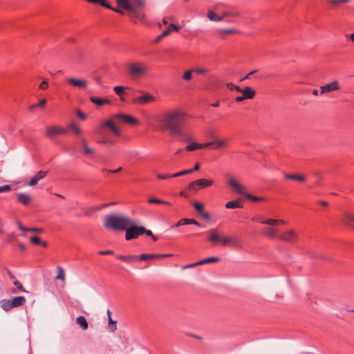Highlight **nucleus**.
<instances>
[{"instance_id": "obj_1", "label": "nucleus", "mask_w": 354, "mask_h": 354, "mask_svg": "<svg viewBox=\"0 0 354 354\" xmlns=\"http://www.w3.org/2000/svg\"><path fill=\"white\" fill-rule=\"evenodd\" d=\"M123 123L131 125L139 124L138 120L130 115L124 113L113 115L96 128L95 131L98 136L97 142L104 145H115V141L106 130H109L113 136L120 137L122 133L121 125Z\"/></svg>"}, {"instance_id": "obj_2", "label": "nucleus", "mask_w": 354, "mask_h": 354, "mask_svg": "<svg viewBox=\"0 0 354 354\" xmlns=\"http://www.w3.org/2000/svg\"><path fill=\"white\" fill-rule=\"evenodd\" d=\"M189 115L181 109H174L164 112L155 117V120L160 124L159 129L169 131L171 134L184 137L185 127Z\"/></svg>"}, {"instance_id": "obj_3", "label": "nucleus", "mask_w": 354, "mask_h": 354, "mask_svg": "<svg viewBox=\"0 0 354 354\" xmlns=\"http://www.w3.org/2000/svg\"><path fill=\"white\" fill-rule=\"evenodd\" d=\"M133 218L124 214H110L103 222L105 229L115 231H124L133 224Z\"/></svg>"}, {"instance_id": "obj_4", "label": "nucleus", "mask_w": 354, "mask_h": 354, "mask_svg": "<svg viewBox=\"0 0 354 354\" xmlns=\"http://www.w3.org/2000/svg\"><path fill=\"white\" fill-rule=\"evenodd\" d=\"M128 73L131 77H140L148 72L147 66L140 62H132L127 65Z\"/></svg>"}, {"instance_id": "obj_5", "label": "nucleus", "mask_w": 354, "mask_h": 354, "mask_svg": "<svg viewBox=\"0 0 354 354\" xmlns=\"http://www.w3.org/2000/svg\"><path fill=\"white\" fill-rule=\"evenodd\" d=\"M278 240L289 245H295L299 240V233L295 230L288 229L279 234Z\"/></svg>"}, {"instance_id": "obj_6", "label": "nucleus", "mask_w": 354, "mask_h": 354, "mask_svg": "<svg viewBox=\"0 0 354 354\" xmlns=\"http://www.w3.org/2000/svg\"><path fill=\"white\" fill-rule=\"evenodd\" d=\"M116 3L120 8L134 14H137L136 8H142L144 6L142 0H116Z\"/></svg>"}, {"instance_id": "obj_7", "label": "nucleus", "mask_w": 354, "mask_h": 354, "mask_svg": "<svg viewBox=\"0 0 354 354\" xmlns=\"http://www.w3.org/2000/svg\"><path fill=\"white\" fill-rule=\"evenodd\" d=\"M214 182L211 179L200 178L191 182L188 185V189L197 192L201 189L209 187L214 185Z\"/></svg>"}, {"instance_id": "obj_8", "label": "nucleus", "mask_w": 354, "mask_h": 354, "mask_svg": "<svg viewBox=\"0 0 354 354\" xmlns=\"http://www.w3.org/2000/svg\"><path fill=\"white\" fill-rule=\"evenodd\" d=\"M142 226H138L135 224V221L133 220V224H131L127 230H125V239L130 241L138 238L139 236L142 234Z\"/></svg>"}, {"instance_id": "obj_9", "label": "nucleus", "mask_w": 354, "mask_h": 354, "mask_svg": "<svg viewBox=\"0 0 354 354\" xmlns=\"http://www.w3.org/2000/svg\"><path fill=\"white\" fill-rule=\"evenodd\" d=\"M230 140L228 138L214 139L211 142H206L207 148L210 147L214 150L226 149L230 146Z\"/></svg>"}, {"instance_id": "obj_10", "label": "nucleus", "mask_w": 354, "mask_h": 354, "mask_svg": "<svg viewBox=\"0 0 354 354\" xmlns=\"http://www.w3.org/2000/svg\"><path fill=\"white\" fill-rule=\"evenodd\" d=\"M221 245L223 247L232 246L238 248L241 247L240 239L235 236H223Z\"/></svg>"}, {"instance_id": "obj_11", "label": "nucleus", "mask_w": 354, "mask_h": 354, "mask_svg": "<svg viewBox=\"0 0 354 354\" xmlns=\"http://www.w3.org/2000/svg\"><path fill=\"white\" fill-rule=\"evenodd\" d=\"M341 88L340 84L337 80H334L328 84L320 86V93L325 94L333 91H339Z\"/></svg>"}, {"instance_id": "obj_12", "label": "nucleus", "mask_w": 354, "mask_h": 354, "mask_svg": "<svg viewBox=\"0 0 354 354\" xmlns=\"http://www.w3.org/2000/svg\"><path fill=\"white\" fill-rule=\"evenodd\" d=\"M207 240L213 245H221V236L216 229H211L207 231Z\"/></svg>"}, {"instance_id": "obj_13", "label": "nucleus", "mask_w": 354, "mask_h": 354, "mask_svg": "<svg viewBox=\"0 0 354 354\" xmlns=\"http://www.w3.org/2000/svg\"><path fill=\"white\" fill-rule=\"evenodd\" d=\"M66 133V129L59 126L53 125L49 126L46 128L45 136L48 138H53L55 136L64 134Z\"/></svg>"}, {"instance_id": "obj_14", "label": "nucleus", "mask_w": 354, "mask_h": 354, "mask_svg": "<svg viewBox=\"0 0 354 354\" xmlns=\"http://www.w3.org/2000/svg\"><path fill=\"white\" fill-rule=\"evenodd\" d=\"M66 82L71 86L80 89H84L88 86V82L84 79H77L74 77L66 78Z\"/></svg>"}, {"instance_id": "obj_15", "label": "nucleus", "mask_w": 354, "mask_h": 354, "mask_svg": "<svg viewBox=\"0 0 354 354\" xmlns=\"http://www.w3.org/2000/svg\"><path fill=\"white\" fill-rule=\"evenodd\" d=\"M155 101H156V97L154 96H153L152 95H151L150 93H147L142 95H140V96L135 98L133 100V102L134 104L142 105V104H146L147 103H150V102H155Z\"/></svg>"}, {"instance_id": "obj_16", "label": "nucleus", "mask_w": 354, "mask_h": 354, "mask_svg": "<svg viewBox=\"0 0 354 354\" xmlns=\"http://www.w3.org/2000/svg\"><path fill=\"white\" fill-rule=\"evenodd\" d=\"M228 185L234 192L240 194H244L245 188L242 185H241L234 178H229Z\"/></svg>"}, {"instance_id": "obj_17", "label": "nucleus", "mask_w": 354, "mask_h": 354, "mask_svg": "<svg viewBox=\"0 0 354 354\" xmlns=\"http://www.w3.org/2000/svg\"><path fill=\"white\" fill-rule=\"evenodd\" d=\"M12 308L20 307L25 304L26 299L23 296H18L10 299Z\"/></svg>"}, {"instance_id": "obj_18", "label": "nucleus", "mask_w": 354, "mask_h": 354, "mask_svg": "<svg viewBox=\"0 0 354 354\" xmlns=\"http://www.w3.org/2000/svg\"><path fill=\"white\" fill-rule=\"evenodd\" d=\"M46 174H47L46 171H39V172L37 173V174L35 176L31 178L30 180L28 183V185H30V186L35 185L38 183L39 180L44 178L46 177Z\"/></svg>"}, {"instance_id": "obj_19", "label": "nucleus", "mask_w": 354, "mask_h": 354, "mask_svg": "<svg viewBox=\"0 0 354 354\" xmlns=\"http://www.w3.org/2000/svg\"><path fill=\"white\" fill-rule=\"evenodd\" d=\"M218 261H219L218 257H208V258H206L201 261H199L195 263L186 266L185 268H192L194 266H201V265L205 264V263L218 262Z\"/></svg>"}, {"instance_id": "obj_20", "label": "nucleus", "mask_w": 354, "mask_h": 354, "mask_svg": "<svg viewBox=\"0 0 354 354\" xmlns=\"http://www.w3.org/2000/svg\"><path fill=\"white\" fill-rule=\"evenodd\" d=\"M256 91L252 87L245 86L243 88L242 95L246 100H251L256 95Z\"/></svg>"}, {"instance_id": "obj_21", "label": "nucleus", "mask_w": 354, "mask_h": 354, "mask_svg": "<svg viewBox=\"0 0 354 354\" xmlns=\"http://www.w3.org/2000/svg\"><path fill=\"white\" fill-rule=\"evenodd\" d=\"M279 233L277 228L268 227L263 232V235L269 239H277Z\"/></svg>"}, {"instance_id": "obj_22", "label": "nucleus", "mask_w": 354, "mask_h": 354, "mask_svg": "<svg viewBox=\"0 0 354 354\" xmlns=\"http://www.w3.org/2000/svg\"><path fill=\"white\" fill-rule=\"evenodd\" d=\"M204 148H207L206 142L205 143L192 142L185 147V150H186L187 151H193L195 150L201 149H204Z\"/></svg>"}, {"instance_id": "obj_23", "label": "nucleus", "mask_w": 354, "mask_h": 354, "mask_svg": "<svg viewBox=\"0 0 354 354\" xmlns=\"http://www.w3.org/2000/svg\"><path fill=\"white\" fill-rule=\"evenodd\" d=\"M342 222L346 225L351 227H354V214L349 213V212H345L343 214L342 218Z\"/></svg>"}, {"instance_id": "obj_24", "label": "nucleus", "mask_w": 354, "mask_h": 354, "mask_svg": "<svg viewBox=\"0 0 354 354\" xmlns=\"http://www.w3.org/2000/svg\"><path fill=\"white\" fill-rule=\"evenodd\" d=\"M17 196L18 201L23 205H28L32 201L31 196L26 193H19Z\"/></svg>"}, {"instance_id": "obj_25", "label": "nucleus", "mask_w": 354, "mask_h": 354, "mask_svg": "<svg viewBox=\"0 0 354 354\" xmlns=\"http://www.w3.org/2000/svg\"><path fill=\"white\" fill-rule=\"evenodd\" d=\"M90 100L91 102L98 106L109 105L111 103L107 98H100L93 96L90 97Z\"/></svg>"}, {"instance_id": "obj_26", "label": "nucleus", "mask_w": 354, "mask_h": 354, "mask_svg": "<svg viewBox=\"0 0 354 354\" xmlns=\"http://www.w3.org/2000/svg\"><path fill=\"white\" fill-rule=\"evenodd\" d=\"M283 176L286 179L292 180L300 183H304L306 181V178L304 175L285 173Z\"/></svg>"}, {"instance_id": "obj_27", "label": "nucleus", "mask_w": 354, "mask_h": 354, "mask_svg": "<svg viewBox=\"0 0 354 354\" xmlns=\"http://www.w3.org/2000/svg\"><path fill=\"white\" fill-rule=\"evenodd\" d=\"M225 207L227 209L241 208L243 207L241 199L237 198L227 202L225 204Z\"/></svg>"}, {"instance_id": "obj_28", "label": "nucleus", "mask_w": 354, "mask_h": 354, "mask_svg": "<svg viewBox=\"0 0 354 354\" xmlns=\"http://www.w3.org/2000/svg\"><path fill=\"white\" fill-rule=\"evenodd\" d=\"M138 257V259L142 260V261L160 259V256H159V254H142Z\"/></svg>"}, {"instance_id": "obj_29", "label": "nucleus", "mask_w": 354, "mask_h": 354, "mask_svg": "<svg viewBox=\"0 0 354 354\" xmlns=\"http://www.w3.org/2000/svg\"><path fill=\"white\" fill-rule=\"evenodd\" d=\"M117 258L127 263H131L138 259V257L135 255H117Z\"/></svg>"}, {"instance_id": "obj_30", "label": "nucleus", "mask_w": 354, "mask_h": 354, "mask_svg": "<svg viewBox=\"0 0 354 354\" xmlns=\"http://www.w3.org/2000/svg\"><path fill=\"white\" fill-rule=\"evenodd\" d=\"M208 19L212 21H222V17H220L219 13L216 14L214 10H208L207 15Z\"/></svg>"}, {"instance_id": "obj_31", "label": "nucleus", "mask_w": 354, "mask_h": 354, "mask_svg": "<svg viewBox=\"0 0 354 354\" xmlns=\"http://www.w3.org/2000/svg\"><path fill=\"white\" fill-rule=\"evenodd\" d=\"M76 323L84 330L88 328L87 321L84 316H79L77 317Z\"/></svg>"}, {"instance_id": "obj_32", "label": "nucleus", "mask_w": 354, "mask_h": 354, "mask_svg": "<svg viewBox=\"0 0 354 354\" xmlns=\"http://www.w3.org/2000/svg\"><path fill=\"white\" fill-rule=\"evenodd\" d=\"M68 128L72 130L76 136H82V129L75 122H71V124H69Z\"/></svg>"}, {"instance_id": "obj_33", "label": "nucleus", "mask_w": 354, "mask_h": 354, "mask_svg": "<svg viewBox=\"0 0 354 354\" xmlns=\"http://www.w3.org/2000/svg\"><path fill=\"white\" fill-rule=\"evenodd\" d=\"M126 88V87L122 86H117L113 88L115 93L120 96L121 101H125L122 95L124 94V90Z\"/></svg>"}, {"instance_id": "obj_34", "label": "nucleus", "mask_w": 354, "mask_h": 354, "mask_svg": "<svg viewBox=\"0 0 354 354\" xmlns=\"http://www.w3.org/2000/svg\"><path fill=\"white\" fill-rule=\"evenodd\" d=\"M0 306L2 308V309L5 311L10 310L12 308L10 300V299H2L0 301Z\"/></svg>"}, {"instance_id": "obj_35", "label": "nucleus", "mask_w": 354, "mask_h": 354, "mask_svg": "<svg viewBox=\"0 0 354 354\" xmlns=\"http://www.w3.org/2000/svg\"><path fill=\"white\" fill-rule=\"evenodd\" d=\"M218 34L222 37L223 38L225 37V36L228 35H232L236 32V30L234 29H219L218 30Z\"/></svg>"}, {"instance_id": "obj_36", "label": "nucleus", "mask_w": 354, "mask_h": 354, "mask_svg": "<svg viewBox=\"0 0 354 354\" xmlns=\"http://www.w3.org/2000/svg\"><path fill=\"white\" fill-rule=\"evenodd\" d=\"M179 30V27L174 25V24H171L169 28H167V29H165L162 32V36H167L168 35L170 34V32L172 31V30H176V31H178Z\"/></svg>"}, {"instance_id": "obj_37", "label": "nucleus", "mask_w": 354, "mask_h": 354, "mask_svg": "<svg viewBox=\"0 0 354 354\" xmlns=\"http://www.w3.org/2000/svg\"><path fill=\"white\" fill-rule=\"evenodd\" d=\"M57 277L56 279L62 280V281H65V272L64 269L61 266L57 267Z\"/></svg>"}, {"instance_id": "obj_38", "label": "nucleus", "mask_w": 354, "mask_h": 354, "mask_svg": "<svg viewBox=\"0 0 354 354\" xmlns=\"http://www.w3.org/2000/svg\"><path fill=\"white\" fill-rule=\"evenodd\" d=\"M82 146L83 150L85 153H86V154L93 153L94 150L87 145V143L84 139H83L82 140Z\"/></svg>"}, {"instance_id": "obj_39", "label": "nucleus", "mask_w": 354, "mask_h": 354, "mask_svg": "<svg viewBox=\"0 0 354 354\" xmlns=\"http://www.w3.org/2000/svg\"><path fill=\"white\" fill-rule=\"evenodd\" d=\"M259 222L261 224L267 225H270V226L277 225V219H275V218H268L266 220H261V221H259Z\"/></svg>"}, {"instance_id": "obj_40", "label": "nucleus", "mask_w": 354, "mask_h": 354, "mask_svg": "<svg viewBox=\"0 0 354 354\" xmlns=\"http://www.w3.org/2000/svg\"><path fill=\"white\" fill-rule=\"evenodd\" d=\"M148 202L149 203H157V204H162V205H171V203L165 201H162L156 198H150Z\"/></svg>"}, {"instance_id": "obj_41", "label": "nucleus", "mask_w": 354, "mask_h": 354, "mask_svg": "<svg viewBox=\"0 0 354 354\" xmlns=\"http://www.w3.org/2000/svg\"><path fill=\"white\" fill-rule=\"evenodd\" d=\"M220 17H222V20L227 17H237L239 15L238 12H234L230 11H224L223 12L219 13Z\"/></svg>"}, {"instance_id": "obj_42", "label": "nucleus", "mask_w": 354, "mask_h": 354, "mask_svg": "<svg viewBox=\"0 0 354 354\" xmlns=\"http://www.w3.org/2000/svg\"><path fill=\"white\" fill-rule=\"evenodd\" d=\"M246 198L248 199H250V200H252V201H256V202H262V201H266V198H263V197L254 196V195L250 194H246Z\"/></svg>"}, {"instance_id": "obj_43", "label": "nucleus", "mask_w": 354, "mask_h": 354, "mask_svg": "<svg viewBox=\"0 0 354 354\" xmlns=\"http://www.w3.org/2000/svg\"><path fill=\"white\" fill-rule=\"evenodd\" d=\"M194 70H188L183 73V79L185 81H189L192 79V73Z\"/></svg>"}, {"instance_id": "obj_44", "label": "nucleus", "mask_w": 354, "mask_h": 354, "mask_svg": "<svg viewBox=\"0 0 354 354\" xmlns=\"http://www.w3.org/2000/svg\"><path fill=\"white\" fill-rule=\"evenodd\" d=\"M195 209L201 214L204 212V205L201 203L196 202L193 204Z\"/></svg>"}, {"instance_id": "obj_45", "label": "nucleus", "mask_w": 354, "mask_h": 354, "mask_svg": "<svg viewBox=\"0 0 354 354\" xmlns=\"http://www.w3.org/2000/svg\"><path fill=\"white\" fill-rule=\"evenodd\" d=\"M109 326L112 332L117 330V322L113 321L112 318L109 319Z\"/></svg>"}, {"instance_id": "obj_46", "label": "nucleus", "mask_w": 354, "mask_h": 354, "mask_svg": "<svg viewBox=\"0 0 354 354\" xmlns=\"http://www.w3.org/2000/svg\"><path fill=\"white\" fill-rule=\"evenodd\" d=\"M156 176L157 177V178H158L160 180H166V179H169V178H174V176H173V174H157L156 175Z\"/></svg>"}, {"instance_id": "obj_47", "label": "nucleus", "mask_w": 354, "mask_h": 354, "mask_svg": "<svg viewBox=\"0 0 354 354\" xmlns=\"http://www.w3.org/2000/svg\"><path fill=\"white\" fill-rule=\"evenodd\" d=\"M191 173H192V170L187 169V170H183V171H181L180 172H177V173L173 174V176H174V177H179V176H181L189 174Z\"/></svg>"}, {"instance_id": "obj_48", "label": "nucleus", "mask_w": 354, "mask_h": 354, "mask_svg": "<svg viewBox=\"0 0 354 354\" xmlns=\"http://www.w3.org/2000/svg\"><path fill=\"white\" fill-rule=\"evenodd\" d=\"M13 284L15 285V286H16L17 288V289L21 291V292H26L27 291L24 289V288L23 287L22 284L17 280H15L13 281Z\"/></svg>"}, {"instance_id": "obj_49", "label": "nucleus", "mask_w": 354, "mask_h": 354, "mask_svg": "<svg viewBox=\"0 0 354 354\" xmlns=\"http://www.w3.org/2000/svg\"><path fill=\"white\" fill-rule=\"evenodd\" d=\"M30 241L33 245H39L41 243L40 238L37 236H33L30 238Z\"/></svg>"}, {"instance_id": "obj_50", "label": "nucleus", "mask_w": 354, "mask_h": 354, "mask_svg": "<svg viewBox=\"0 0 354 354\" xmlns=\"http://www.w3.org/2000/svg\"><path fill=\"white\" fill-rule=\"evenodd\" d=\"M27 232L42 233L44 232V229L39 227H28L27 228Z\"/></svg>"}, {"instance_id": "obj_51", "label": "nucleus", "mask_w": 354, "mask_h": 354, "mask_svg": "<svg viewBox=\"0 0 354 354\" xmlns=\"http://www.w3.org/2000/svg\"><path fill=\"white\" fill-rule=\"evenodd\" d=\"M48 88V83L46 80H44L39 84V88L41 90H46Z\"/></svg>"}, {"instance_id": "obj_52", "label": "nucleus", "mask_w": 354, "mask_h": 354, "mask_svg": "<svg viewBox=\"0 0 354 354\" xmlns=\"http://www.w3.org/2000/svg\"><path fill=\"white\" fill-rule=\"evenodd\" d=\"M185 225H187V218H181L176 224V227H179V226Z\"/></svg>"}, {"instance_id": "obj_53", "label": "nucleus", "mask_w": 354, "mask_h": 354, "mask_svg": "<svg viewBox=\"0 0 354 354\" xmlns=\"http://www.w3.org/2000/svg\"><path fill=\"white\" fill-rule=\"evenodd\" d=\"M194 72L197 74H205L207 72V70L206 68H201L194 69Z\"/></svg>"}, {"instance_id": "obj_54", "label": "nucleus", "mask_w": 354, "mask_h": 354, "mask_svg": "<svg viewBox=\"0 0 354 354\" xmlns=\"http://www.w3.org/2000/svg\"><path fill=\"white\" fill-rule=\"evenodd\" d=\"M195 225L196 226H200V223L194 218H187V225Z\"/></svg>"}, {"instance_id": "obj_55", "label": "nucleus", "mask_w": 354, "mask_h": 354, "mask_svg": "<svg viewBox=\"0 0 354 354\" xmlns=\"http://www.w3.org/2000/svg\"><path fill=\"white\" fill-rule=\"evenodd\" d=\"M11 190V187L9 185H6L0 187V192H9Z\"/></svg>"}, {"instance_id": "obj_56", "label": "nucleus", "mask_w": 354, "mask_h": 354, "mask_svg": "<svg viewBox=\"0 0 354 354\" xmlns=\"http://www.w3.org/2000/svg\"><path fill=\"white\" fill-rule=\"evenodd\" d=\"M98 253L100 255H109V254H113V250H102V251H100Z\"/></svg>"}, {"instance_id": "obj_57", "label": "nucleus", "mask_w": 354, "mask_h": 354, "mask_svg": "<svg viewBox=\"0 0 354 354\" xmlns=\"http://www.w3.org/2000/svg\"><path fill=\"white\" fill-rule=\"evenodd\" d=\"M142 229L144 230L143 232H142V234H146L147 236H153V232L151 230H147L146 229L145 227L142 226Z\"/></svg>"}, {"instance_id": "obj_58", "label": "nucleus", "mask_w": 354, "mask_h": 354, "mask_svg": "<svg viewBox=\"0 0 354 354\" xmlns=\"http://www.w3.org/2000/svg\"><path fill=\"white\" fill-rule=\"evenodd\" d=\"M122 170V167H119L118 169H115V170H107V169H104L103 171H107L110 174H117L120 171H121Z\"/></svg>"}, {"instance_id": "obj_59", "label": "nucleus", "mask_w": 354, "mask_h": 354, "mask_svg": "<svg viewBox=\"0 0 354 354\" xmlns=\"http://www.w3.org/2000/svg\"><path fill=\"white\" fill-rule=\"evenodd\" d=\"M327 2L333 6H337L339 3H340L339 0H326Z\"/></svg>"}, {"instance_id": "obj_60", "label": "nucleus", "mask_w": 354, "mask_h": 354, "mask_svg": "<svg viewBox=\"0 0 354 354\" xmlns=\"http://www.w3.org/2000/svg\"><path fill=\"white\" fill-rule=\"evenodd\" d=\"M88 2L93 3H99L102 6V3H104L106 0H86Z\"/></svg>"}, {"instance_id": "obj_61", "label": "nucleus", "mask_w": 354, "mask_h": 354, "mask_svg": "<svg viewBox=\"0 0 354 354\" xmlns=\"http://www.w3.org/2000/svg\"><path fill=\"white\" fill-rule=\"evenodd\" d=\"M77 115L82 120L86 119V115L80 111H77Z\"/></svg>"}, {"instance_id": "obj_62", "label": "nucleus", "mask_w": 354, "mask_h": 354, "mask_svg": "<svg viewBox=\"0 0 354 354\" xmlns=\"http://www.w3.org/2000/svg\"><path fill=\"white\" fill-rule=\"evenodd\" d=\"M245 100H246V99L243 97V95L235 97V102H241Z\"/></svg>"}, {"instance_id": "obj_63", "label": "nucleus", "mask_w": 354, "mask_h": 354, "mask_svg": "<svg viewBox=\"0 0 354 354\" xmlns=\"http://www.w3.org/2000/svg\"><path fill=\"white\" fill-rule=\"evenodd\" d=\"M201 215L205 219H209L211 218L210 214L208 212H205V211L201 214Z\"/></svg>"}, {"instance_id": "obj_64", "label": "nucleus", "mask_w": 354, "mask_h": 354, "mask_svg": "<svg viewBox=\"0 0 354 354\" xmlns=\"http://www.w3.org/2000/svg\"><path fill=\"white\" fill-rule=\"evenodd\" d=\"M46 103V100L45 99L41 100L39 103L37 104L38 107H43Z\"/></svg>"}]
</instances>
